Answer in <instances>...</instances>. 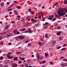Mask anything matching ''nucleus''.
Instances as JSON below:
<instances>
[{
  "label": "nucleus",
  "instance_id": "62",
  "mask_svg": "<svg viewBox=\"0 0 67 67\" xmlns=\"http://www.w3.org/2000/svg\"><path fill=\"white\" fill-rule=\"evenodd\" d=\"M2 38V37H0V40H1Z\"/></svg>",
  "mask_w": 67,
  "mask_h": 67
},
{
  "label": "nucleus",
  "instance_id": "15",
  "mask_svg": "<svg viewBox=\"0 0 67 67\" xmlns=\"http://www.w3.org/2000/svg\"><path fill=\"white\" fill-rule=\"evenodd\" d=\"M64 4H67V0H64Z\"/></svg>",
  "mask_w": 67,
  "mask_h": 67
},
{
  "label": "nucleus",
  "instance_id": "1",
  "mask_svg": "<svg viewBox=\"0 0 67 67\" xmlns=\"http://www.w3.org/2000/svg\"><path fill=\"white\" fill-rule=\"evenodd\" d=\"M67 12V7H65L63 9L62 8L61 9L58 10L57 13V14H55V16L56 17H59V16H64V15H65L66 13L64 12Z\"/></svg>",
  "mask_w": 67,
  "mask_h": 67
},
{
  "label": "nucleus",
  "instance_id": "31",
  "mask_svg": "<svg viewBox=\"0 0 67 67\" xmlns=\"http://www.w3.org/2000/svg\"><path fill=\"white\" fill-rule=\"evenodd\" d=\"M28 10L29 11V12H31V11H32V10H31V9L30 8L28 9Z\"/></svg>",
  "mask_w": 67,
  "mask_h": 67
},
{
  "label": "nucleus",
  "instance_id": "41",
  "mask_svg": "<svg viewBox=\"0 0 67 67\" xmlns=\"http://www.w3.org/2000/svg\"><path fill=\"white\" fill-rule=\"evenodd\" d=\"M54 26H57V23H55L54 24Z\"/></svg>",
  "mask_w": 67,
  "mask_h": 67
},
{
  "label": "nucleus",
  "instance_id": "57",
  "mask_svg": "<svg viewBox=\"0 0 67 67\" xmlns=\"http://www.w3.org/2000/svg\"><path fill=\"white\" fill-rule=\"evenodd\" d=\"M13 58V57L12 56V57H10L9 58V59H10L11 58Z\"/></svg>",
  "mask_w": 67,
  "mask_h": 67
},
{
  "label": "nucleus",
  "instance_id": "36",
  "mask_svg": "<svg viewBox=\"0 0 67 67\" xmlns=\"http://www.w3.org/2000/svg\"><path fill=\"white\" fill-rule=\"evenodd\" d=\"M11 23H12V24H14V23H15V21H12L11 22Z\"/></svg>",
  "mask_w": 67,
  "mask_h": 67
},
{
  "label": "nucleus",
  "instance_id": "4",
  "mask_svg": "<svg viewBox=\"0 0 67 67\" xmlns=\"http://www.w3.org/2000/svg\"><path fill=\"white\" fill-rule=\"evenodd\" d=\"M12 66H13V67H17V66H18V65H17V64H16L15 63H14L13 64Z\"/></svg>",
  "mask_w": 67,
  "mask_h": 67
},
{
  "label": "nucleus",
  "instance_id": "46",
  "mask_svg": "<svg viewBox=\"0 0 67 67\" xmlns=\"http://www.w3.org/2000/svg\"><path fill=\"white\" fill-rule=\"evenodd\" d=\"M11 53L10 52H9L8 53V55H11Z\"/></svg>",
  "mask_w": 67,
  "mask_h": 67
},
{
  "label": "nucleus",
  "instance_id": "53",
  "mask_svg": "<svg viewBox=\"0 0 67 67\" xmlns=\"http://www.w3.org/2000/svg\"><path fill=\"white\" fill-rule=\"evenodd\" d=\"M61 48V47L60 46L58 47H57V48H58V49H59V48Z\"/></svg>",
  "mask_w": 67,
  "mask_h": 67
},
{
  "label": "nucleus",
  "instance_id": "47",
  "mask_svg": "<svg viewBox=\"0 0 67 67\" xmlns=\"http://www.w3.org/2000/svg\"><path fill=\"white\" fill-rule=\"evenodd\" d=\"M25 32L26 33H29V31H25Z\"/></svg>",
  "mask_w": 67,
  "mask_h": 67
},
{
  "label": "nucleus",
  "instance_id": "2",
  "mask_svg": "<svg viewBox=\"0 0 67 67\" xmlns=\"http://www.w3.org/2000/svg\"><path fill=\"white\" fill-rule=\"evenodd\" d=\"M25 37L24 36L22 35H20L17 36L16 37V39H18V38H19L20 40H23V39H24V38Z\"/></svg>",
  "mask_w": 67,
  "mask_h": 67
},
{
  "label": "nucleus",
  "instance_id": "29",
  "mask_svg": "<svg viewBox=\"0 0 67 67\" xmlns=\"http://www.w3.org/2000/svg\"><path fill=\"white\" fill-rule=\"evenodd\" d=\"M66 48H63L61 49V50L62 51H65V50H66Z\"/></svg>",
  "mask_w": 67,
  "mask_h": 67
},
{
  "label": "nucleus",
  "instance_id": "23",
  "mask_svg": "<svg viewBox=\"0 0 67 67\" xmlns=\"http://www.w3.org/2000/svg\"><path fill=\"white\" fill-rule=\"evenodd\" d=\"M14 12L15 13V14H18V12H17L16 11V10H15L14 11Z\"/></svg>",
  "mask_w": 67,
  "mask_h": 67
},
{
  "label": "nucleus",
  "instance_id": "59",
  "mask_svg": "<svg viewBox=\"0 0 67 67\" xmlns=\"http://www.w3.org/2000/svg\"><path fill=\"white\" fill-rule=\"evenodd\" d=\"M66 46V44H65L63 45V46H64V47H65V46Z\"/></svg>",
  "mask_w": 67,
  "mask_h": 67
},
{
  "label": "nucleus",
  "instance_id": "13",
  "mask_svg": "<svg viewBox=\"0 0 67 67\" xmlns=\"http://www.w3.org/2000/svg\"><path fill=\"white\" fill-rule=\"evenodd\" d=\"M12 10V8H10V9H7V10L8 11H11V10Z\"/></svg>",
  "mask_w": 67,
  "mask_h": 67
},
{
  "label": "nucleus",
  "instance_id": "6",
  "mask_svg": "<svg viewBox=\"0 0 67 67\" xmlns=\"http://www.w3.org/2000/svg\"><path fill=\"white\" fill-rule=\"evenodd\" d=\"M9 27V25H8L6 26L5 27V29L7 30L8 29V27Z\"/></svg>",
  "mask_w": 67,
  "mask_h": 67
},
{
  "label": "nucleus",
  "instance_id": "42",
  "mask_svg": "<svg viewBox=\"0 0 67 67\" xmlns=\"http://www.w3.org/2000/svg\"><path fill=\"white\" fill-rule=\"evenodd\" d=\"M65 58V57H61L60 58V59H62V58Z\"/></svg>",
  "mask_w": 67,
  "mask_h": 67
},
{
  "label": "nucleus",
  "instance_id": "19",
  "mask_svg": "<svg viewBox=\"0 0 67 67\" xmlns=\"http://www.w3.org/2000/svg\"><path fill=\"white\" fill-rule=\"evenodd\" d=\"M4 3H2L1 4V7H3V5H4Z\"/></svg>",
  "mask_w": 67,
  "mask_h": 67
},
{
  "label": "nucleus",
  "instance_id": "40",
  "mask_svg": "<svg viewBox=\"0 0 67 67\" xmlns=\"http://www.w3.org/2000/svg\"><path fill=\"white\" fill-rule=\"evenodd\" d=\"M55 16L54 15H52L51 16H50L49 17H54Z\"/></svg>",
  "mask_w": 67,
  "mask_h": 67
},
{
  "label": "nucleus",
  "instance_id": "24",
  "mask_svg": "<svg viewBox=\"0 0 67 67\" xmlns=\"http://www.w3.org/2000/svg\"><path fill=\"white\" fill-rule=\"evenodd\" d=\"M48 19L50 20H52V19H53V17H49V18H48Z\"/></svg>",
  "mask_w": 67,
  "mask_h": 67
},
{
  "label": "nucleus",
  "instance_id": "32",
  "mask_svg": "<svg viewBox=\"0 0 67 67\" xmlns=\"http://www.w3.org/2000/svg\"><path fill=\"white\" fill-rule=\"evenodd\" d=\"M3 43V41H1V42H0V45H2Z\"/></svg>",
  "mask_w": 67,
  "mask_h": 67
},
{
  "label": "nucleus",
  "instance_id": "35",
  "mask_svg": "<svg viewBox=\"0 0 67 67\" xmlns=\"http://www.w3.org/2000/svg\"><path fill=\"white\" fill-rule=\"evenodd\" d=\"M31 14H34L35 13H34V12L32 11L31 12Z\"/></svg>",
  "mask_w": 67,
  "mask_h": 67
},
{
  "label": "nucleus",
  "instance_id": "63",
  "mask_svg": "<svg viewBox=\"0 0 67 67\" xmlns=\"http://www.w3.org/2000/svg\"><path fill=\"white\" fill-rule=\"evenodd\" d=\"M42 9H44L45 8V7L44 6H42Z\"/></svg>",
  "mask_w": 67,
  "mask_h": 67
},
{
  "label": "nucleus",
  "instance_id": "17",
  "mask_svg": "<svg viewBox=\"0 0 67 67\" xmlns=\"http://www.w3.org/2000/svg\"><path fill=\"white\" fill-rule=\"evenodd\" d=\"M7 58H9L10 59V55H9L8 54H7Z\"/></svg>",
  "mask_w": 67,
  "mask_h": 67
},
{
  "label": "nucleus",
  "instance_id": "10",
  "mask_svg": "<svg viewBox=\"0 0 67 67\" xmlns=\"http://www.w3.org/2000/svg\"><path fill=\"white\" fill-rule=\"evenodd\" d=\"M16 7L17 9H21V7L20 6H16Z\"/></svg>",
  "mask_w": 67,
  "mask_h": 67
},
{
  "label": "nucleus",
  "instance_id": "14",
  "mask_svg": "<svg viewBox=\"0 0 67 67\" xmlns=\"http://www.w3.org/2000/svg\"><path fill=\"white\" fill-rule=\"evenodd\" d=\"M40 14H41V15H42V16L41 17H44V16H45V15H44L43 14L42 15V13H40Z\"/></svg>",
  "mask_w": 67,
  "mask_h": 67
},
{
  "label": "nucleus",
  "instance_id": "44",
  "mask_svg": "<svg viewBox=\"0 0 67 67\" xmlns=\"http://www.w3.org/2000/svg\"><path fill=\"white\" fill-rule=\"evenodd\" d=\"M56 18L55 17L53 19V21H55L56 20Z\"/></svg>",
  "mask_w": 67,
  "mask_h": 67
},
{
  "label": "nucleus",
  "instance_id": "20",
  "mask_svg": "<svg viewBox=\"0 0 67 67\" xmlns=\"http://www.w3.org/2000/svg\"><path fill=\"white\" fill-rule=\"evenodd\" d=\"M44 55L46 57H47V56H48V53H46Z\"/></svg>",
  "mask_w": 67,
  "mask_h": 67
},
{
  "label": "nucleus",
  "instance_id": "51",
  "mask_svg": "<svg viewBox=\"0 0 67 67\" xmlns=\"http://www.w3.org/2000/svg\"><path fill=\"white\" fill-rule=\"evenodd\" d=\"M40 59H43V57H41L40 58Z\"/></svg>",
  "mask_w": 67,
  "mask_h": 67
},
{
  "label": "nucleus",
  "instance_id": "26",
  "mask_svg": "<svg viewBox=\"0 0 67 67\" xmlns=\"http://www.w3.org/2000/svg\"><path fill=\"white\" fill-rule=\"evenodd\" d=\"M5 33H6V32H4L1 33V35H2L3 34H5Z\"/></svg>",
  "mask_w": 67,
  "mask_h": 67
},
{
  "label": "nucleus",
  "instance_id": "60",
  "mask_svg": "<svg viewBox=\"0 0 67 67\" xmlns=\"http://www.w3.org/2000/svg\"><path fill=\"white\" fill-rule=\"evenodd\" d=\"M25 59V58H22V60H24Z\"/></svg>",
  "mask_w": 67,
  "mask_h": 67
},
{
  "label": "nucleus",
  "instance_id": "50",
  "mask_svg": "<svg viewBox=\"0 0 67 67\" xmlns=\"http://www.w3.org/2000/svg\"><path fill=\"white\" fill-rule=\"evenodd\" d=\"M0 59L1 60H2L3 59V57H2L1 58H0Z\"/></svg>",
  "mask_w": 67,
  "mask_h": 67
},
{
  "label": "nucleus",
  "instance_id": "25",
  "mask_svg": "<svg viewBox=\"0 0 67 67\" xmlns=\"http://www.w3.org/2000/svg\"><path fill=\"white\" fill-rule=\"evenodd\" d=\"M44 29H47V25H46L44 27Z\"/></svg>",
  "mask_w": 67,
  "mask_h": 67
},
{
  "label": "nucleus",
  "instance_id": "38",
  "mask_svg": "<svg viewBox=\"0 0 67 67\" xmlns=\"http://www.w3.org/2000/svg\"><path fill=\"white\" fill-rule=\"evenodd\" d=\"M25 30V28H23L22 29V31H24Z\"/></svg>",
  "mask_w": 67,
  "mask_h": 67
},
{
  "label": "nucleus",
  "instance_id": "58",
  "mask_svg": "<svg viewBox=\"0 0 67 67\" xmlns=\"http://www.w3.org/2000/svg\"><path fill=\"white\" fill-rule=\"evenodd\" d=\"M16 2H17V1H14V3H16Z\"/></svg>",
  "mask_w": 67,
  "mask_h": 67
},
{
  "label": "nucleus",
  "instance_id": "11",
  "mask_svg": "<svg viewBox=\"0 0 67 67\" xmlns=\"http://www.w3.org/2000/svg\"><path fill=\"white\" fill-rule=\"evenodd\" d=\"M28 31H29V32L30 33H32V32H31V30L29 28L28 29Z\"/></svg>",
  "mask_w": 67,
  "mask_h": 67
},
{
  "label": "nucleus",
  "instance_id": "28",
  "mask_svg": "<svg viewBox=\"0 0 67 67\" xmlns=\"http://www.w3.org/2000/svg\"><path fill=\"white\" fill-rule=\"evenodd\" d=\"M34 19L33 18H32L31 20V21H32V22H34Z\"/></svg>",
  "mask_w": 67,
  "mask_h": 67
},
{
  "label": "nucleus",
  "instance_id": "18",
  "mask_svg": "<svg viewBox=\"0 0 67 67\" xmlns=\"http://www.w3.org/2000/svg\"><path fill=\"white\" fill-rule=\"evenodd\" d=\"M16 32H17V30H15L14 31H13V32L14 33H15V34H16Z\"/></svg>",
  "mask_w": 67,
  "mask_h": 67
},
{
  "label": "nucleus",
  "instance_id": "61",
  "mask_svg": "<svg viewBox=\"0 0 67 67\" xmlns=\"http://www.w3.org/2000/svg\"><path fill=\"white\" fill-rule=\"evenodd\" d=\"M9 45H12V43H11L9 42Z\"/></svg>",
  "mask_w": 67,
  "mask_h": 67
},
{
  "label": "nucleus",
  "instance_id": "33",
  "mask_svg": "<svg viewBox=\"0 0 67 67\" xmlns=\"http://www.w3.org/2000/svg\"><path fill=\"white\" fill-rule=\"evenodd\" d=\"M29 42V40H27L25 41V43H28Z\"/></svg>",
  "mask_w": 67,
  "mask_h": 67
},
{
  "label": "nucleus",
  "instance_id": "9",
  "mask_svg": "<svg viewBox=\"0 0 67 67\" xmlns=\"http://www.w3.org/2000/svg\"><path fill=\"white\" fill-rule=\"evenodd\" d=\"M10 60H8L6 61L5 64H8V63H9L10 62Z\"/></svg>",
  "mask_w": 67,
  "mask_h": 67
},
{
  "label": "nucleus",
  "instance_id": "45",
  "mask_svg": "<svg viewBox=\"0 0 67 67\" xmlns=\"http://www.w3.org/2000/svg\"><path fill=\"white\" fill-rule=\"evenodd\" d=\"M25 66L26 67H29V65L26 64H25Z\"/></svg>",
  "mask_w": 67,
  "mask_h": 67
},
{
  "label": "nucleus",
  "instance_id": "7",
  "mask_svg": "<svg viewBox=\"0 0 67 67\" xmlns=\"http://www.w3.org/2000/svg\"><path fill=\"white\" fill-rule=\"evenodd\" d=\"M62 33V32L61 31L57 33V35H60V33Z\"/></svg>",
  "mask_w": 67,
  "mask_h": 67
},
{
  "label": "nucleus",
  "instance_id": "39",
  "mask_svg": "<svg viewBox=\"0 0 67 67\" xmlns=\"http://www.w3.org/2000/svg\"><path fill=\"white\" fill-rule=\"evenodd\" d=\"M57 29H58V30H59V29H60V26H58L57 27Z\"/></svg>",
  "mask_w": 67,
  "mask_h": 67
},
{
  "label": "nucleus",
  "instance_id": "22",
  "mask_svg": "<svg viewBox=\"0 0 67 67\" xmlns=\"http://www.w3.org/2000/svg\"><path fill=\"white\" fill-rule=\"evenodd\" d=\"M38 44H39V46H41V45H42V43L39 42H38Z\"/></svg>",
  "mask_w": 67,
  "mask_h": 67
},
{
  "label": "nucleus",
  "instance_id": "48",
  "mask_svg": "<svg viewBox=\"0 0 67 67\" xmlns=\"http://www.w3.org/2000/svg\"><path fill=\"white\" fill-rule=\"evenodd\" d=\"M63 61H65V62H67V59H65L64 60H63Z\"/></svg>",
  "mask_w": 67,
  "mask_h": 67
},
{
  "label": "nucleus",
  "instance_id": "64",
  "mask_svg": "<svg viewBox=\"0 0 67 67\" xmlns=\"http://www.w3.org/2000/svg\"><path fill=\"white\" fill-rule=\"evenodd\" d=\"M41 67H45V65H42V66Z\"/></svg>",
  "mask_w": 67,
  "mask_h": 67
},
{
  "label": "nucleus",
  "instance_id": "52",
  "mask_svg": "<svg viewBox=\"0 0 67 67\" xmlns=\"http://www.w3.org/2000/svg\"><path fill=\"white\" fill-rule=\"evenodd\" d=\"M45 62H46V61L44 60V61H43L42 63H45Z\"/></svg>",
  "mask_w": 67,
  "mask_h": 67
},
{
  "label": "nucleus",
  "instance_id": "56",
  "mask_svg": "<svg viewBox=\"0 0 67 67\" xmlns=\"http://www.w3.org/2000/svg\"><path fill=\"white\" fill-rule=\"evenodd\" d=\"M45 24L46 25H47V24H48V23H45Z\"/></svg>",
  "mask_w": 67,
  "mask_h": 67
},
{
  "label": "nucleus",
  "instance_id": "27",
  "mask_svg": "<svg viewBox=\"0 0 67 67\" xmlns=\"http://www.w3.org/2000/svg\"><path fill=\"white\" fill-rule=\"evenodd\" d=\"M21 52H16V54H21Z\"/></svg>",
  "mask_w": 67,
  "mask_h": 67
},
{
  "label": "nucleus",
  "instance_id": "49",
  "mask_svg": "<svg viewBox=\"0 0 67 67\" xmlns=\"http://www.w3.org/2000/svg\"><path fill=\"white\" fill-rule=\"evenodd\" d=\"M19 33L20 32H19V31H17V32H16V34H19Z\"/></svg>",
  "mask_w": 67,
  "mask_h": 67
},
{
  "label": "nucleus",
  "instance_id": "12",
  "mask_svg": "<svg viewBox=\"0 0 67 67\" xmlns=\"http://www.w3.org/2000/svg\"><path fill=\"white\" fill-rule=\"evenodd\" d=\"M37 20H36L35 19H34V22H32V23H35V22H37Z\"/></svg>",
  "mask_w": 67,
  "mask_h": 67
},
{
  "label": "nucleus",
  "instance_id": "30",
  "mask_svg": "<svg viewBox=\"0 0 67 67\" xmlns=\"http://www.w3.org/2000/svg\"><path fill=\"white\" fill-rule=\"evenodd\" d=\"M55 43H56V41H53L52 42L53 44H55Z\"/></svg>",
  "mask_w": 67,
  "mask_h": 67
},
{
  "label": "nucleus",
  "instance_id": "54",
  "mask_svg": "<svg viewBox=\"0 0 67 67\" xmlns=\"http://www.w3.org/2000/svg\"><path fill=\"white\" fill-rule=\"evenodd\" d=\"M5 67H8V66H9V65H8L6 64L5 66Z\"/></svg>",
  "mask_w": 67,
  "mask_h": 67
},
{
  "label": "nucleus",
  "instance_id": "3",
  "mask_svg": "<svg viewBox=\"0 0 67 67\" xmlns=\"http://www.w3.org/2000/svg\"><path fill=\"white\" fill-rule=\"evenodd\" d=\"M62 67H65V66H67V63H65L62 64Z\"/></svg>",
  "mask_w": 67,
  "mask_h": 67
},
{
  "label": "nucleus",
  "instance_id": "43",
  "mask_svg": "<svg viewBox=\"0 0 67 67\" xmlns=\"http://www.w3.org/2000/svg\"><path fill=\"white\" fill-rule=\"evenodd\" d=\"M18 64H21V61L20 60L18 62Z\"/></svg>",
  "mask_w": 67,
  "mask_h": 67
},
{
  "label": "nucleus",
  "instance_id": "34",
  "mask_svg": "<svg viewBox=\"0 0 67 67\" xmlns=\"http://www.w3.org/2000/svg\"><path fill=\"white\" fill-rule=\"evenodd\" d=\"M50 64H51V65H53V62H50Z\"/></svg>",
  "mask_w": 67,
  "mask_h": 67
},
{
  "label": "nucleus",
  "instance_id": "8",
  "mask_svg": "<svg viewBox=\"0 0 67 67\" xmlns=\"http://www.w3.org/2000/svg\"><path fill=\"white\" fill-rule=\"evenodd\" d=\"M18 58V57H15L14 58H13V60H16V59H17Z\"/></svg>",
  "mask_w": 67,
  "mask_h": 67
},
{
  "label": "nucleus",
  "instance_id": "55",
  "mask_svg": "<svg viewBox=\"0 0 67 67\" xmlns=\"http://www.w3.org/2000/svg\"><path fill=\"white\" fill-rule=\"evenodd\" d=\"M59 40H62V37H59Z\"/></svg>",
  "mask_w": 67,
  "mask_h": 67
},
{
  "label": "nucleus",
  "instance_id": "37",
  "mask_svg": "<svg viewBox=\"0 0 67 67\" xmlns=\"http://www.w3.org/2000/svg\"><path fill=\"white\" fill-rule=\"evenodd\" d=\"M45 37L46 38H47V37H48V36H47V34H46L45 35Z\"/></svg>",
  "mask_w": 67,
  "mask_h": 67
},
{
  "label": "nucleus",
  "instance_id": "16",
  "mask_svg": "<svg viewBox=\"0 0 67 67\" xmlns=\"http://www.w3.org/2000/svg\"><path fill=\"white\" fill-rule=\"evenodd\" d=\"M28 46L29 47H30V46H31V44L30 43H29L28 44Z\"/></svg>",
  "mask_w": 67,
  "mask_h": 67
},
{
  "label": "nucleus",
  "instance_id": "5",
  "mask_svg": "<svg viewBox=\"0 0 67 67\" xmlns=\"http://www.w3.org/2000/svg\"><path fill=\"white\" fill-rule=\"evenodd\" d=\"M7 36H13V35L12 33H9L8 34H7Z\"/></svg>",
  "mask_w": 67,
  "mask_h": 67
},
{
  "label": "nucleus",
  "instance_id": "21",
  "mask_svg": "<svg viewBox=\"0 0 67 67\" xmlns=\"http://www.w3.org/2000/svg\"><path fill=\"white\" fill-rule=\"evenodd\" d=\"M58 4V2H57L55 3L53 5H57Z\"/></svg>",
  "mask_w": 67,
  "mask_h": 67
}]
</instances>
